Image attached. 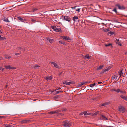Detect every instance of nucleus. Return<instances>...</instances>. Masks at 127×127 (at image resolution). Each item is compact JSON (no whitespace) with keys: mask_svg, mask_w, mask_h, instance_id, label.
I'll use <instances>...</instances> for the list:
<instances>
[{"mask_svg":"<svg viewBox=\"0 0 127 127\" xmlns=\"http://www.w3.org/2000/svg\"><path fill=\"white\" fill-rule=\"evenodd\" d=\"M35 20L33 19H32L31 20V21L32 22H34L35 21Z\"/></svg>","mask_w":127,"mask_h":127,"instance_id":"53","label":"nucleus"},{"mask_svg":"<svg viewBox=\"0 0 127 127\" xmlns=\"http://www.w3.org/2000/svg\"><path fill=\"white\" fill-rule=\"evenodd\" d=\"M123 71L124 70L122 69L119 72H118V75L120 76L119 77H120L121 76H123L125 74V73L123 72Z\"/></svg>","mask_w":127,"mask_h":127,"instance_id":"4","label":"nucleus"},{"mask_svg":"<svg viewBox=\"0 0 127 127\" xmlns=\"http://www.w3.org/2000/svg\"><path fill=\"white\" fill-rule=\"evenodd\" d=\"M100 120H108V119L103 115H101V117L100 118Z\"/></svg>","mask_w":127,"mask_h":127,"instance_id":"9","label":"nucleus"},{"mask_svg":"<svg viewBox=\"0 0 127 127\" xmlns=\"http://www.w3.org/2000/svg\"><path fill=\"white\" fill-rule=\"evenodd\" d=\"M80 8H78L77 9H76V10L77 11H78V12H79L80 11Z\"/></svg>","mask_w":127,"mask_h":127,"instance_id":"48","label":"nucleus"},{"mask_svg":"<svg viewBox=\"0 0 127 127\" xmlns=\"http://www.w3.org/2000/svg\"><path fill=\"white\" fill-rule=\"evenodd\" d=\"M84 115H88L90 114V113H88L87 112L84 111Z\"/></svg>","mask_w":127,"mask_h":127,"instance_id":"26","label":"nucleus"},{"mask_svg":"<svg viewBox=\"0 0 127 127\" xmlns=\"http://www.w3.org/2000/svg\"><path fill=\"white\" fill-rule=\"evenodd\" d=\"M117 77L118 76H116L115 75H114L112 77V80H113L115 79H117Z\"/></svg>","mask_w":127,"mask_h":127,"instance_id":"18","label":"nucleus"},{"mask_svg":"<svg viewBox=\"0 0 127 127\" xmlns=\"http://www.w3.org/2000/svg\"><path fill=\"white\" fill-rule=\"evenodd\" d=\"M52 29L54 31H56V30L57 29V27L56 26H53L51 27Z\"/></svg>","mask_w":127,"mask_h":127,"instance_id":"22","label":"nucleus"},{"mask_svg":"<svg viewBox=\"0 0 127 127\" xmlns=\"http://www.w3.org/2000/svg\"><path fill=\"white\" fill-rule=\"evenodd\" d=\"M61 29L57 27V29L56 30V32H61Z\"/></svg>","mask_w":127,"mask_h":127,"instance_id":"16","label":"nucleus"},{"mask_svg":"<svg viewBox=\"0 0 127 127\" xmlns=\"http://www.w3.org/2000/svg\"><path fill=\"white\" fill-rule=\"evenodd\" d=\"M118 110L121 112L124 113L125 111V108L123 106L120 105L118 107Z\"/></svg>","mask_w":127,"mask_h":127,"instance_id":"3","label":"nucleus"},{"mask_svg":"<svg viewBox=\"0 0 127 127\" xmlns=\"http://www.w3.org/2000/svg\"><path fill=\"white\" fill-rule=\"evenodd\" d=\"M8 86V85H6V87Z\"/></svg>","mask_w":127,"mask_h":127,"instance_id":"62","label":"nucleus"},{"mask_svg":"<svg viewBox=\"0 0 127 127\" xmlns=\"http://www.w3.org/2000/svg\"><path fill=\"white\" fill-rule=\"evenodd\" d=\"M84 112H82L80 114H79V115H83V114H84Z\"/></svg>","mask_w":127,"mask_h":127,"instance_id":"46","label":"nucleus"},{"mask_svg":"<svg viewBox=\"0 0 127 127\" xmlns=\"http://www.w3.org/2000/svg\"><path fill=\"white\" fill-rule=\"evenodd\" d=\"M113 11H114L116 13L117 12L116 8H114V9L113 10Z\"/></svg>","mask_w":127,"mask_h":127,"instance_id":"38","label":"nucleus"},{"mask_svg":"<svg viewBox=\"0 0 127 127\" xmlns=\"http://www.w3.org/2000/svg\"><path fill=\"white\" fill-rule=\"evenodd\" d=\"M120 92L122 94H126V92L125 91H123L120 90Z\"/></svg>","mask_w":127,"mask_h":127,"instance_id":"35","label":"nucleus"},{"mask_svg":"<svg viewBox=\"0 0 127 127\" xmlns=\"http://www.w3.org/2000/svg\"><path fill=\"white\" fill-rule=\"evenodd\" d=\"M117 43L120 46H121L122 45V44H121V43L119 42H117Z\"/></svg>","mask_w":127,"mask_h":127,"instance_id":"41","label":"nucleus"},{"mask_svg":"<svg viewBox=\"0 0 127 127\" xmlns=\"http://www.w3.org/2000/svg\"><path fill=\"white\" fill-rule=\"evenodd\" d=\"M102 82H98V83L99 84H101L102 83Z\"/></svg>","mask_w":127,"mask_h":127,"instance_id":"52","label":"nucleus"},{"mask_svg":"<svg viewBox=\"0 0 127 127\" xmlns=\"http://www.w3.org/2000/svg\"><path fill=\"white\" fill-rule=\"evenodd\" d=\"M93 84V85L94 87V86H95V85H96V84L95 83L93 84Z\"/></svg>","mask_w":127,"mask_h":127,"instance_id":"56","label":"nucleus"},{"mask_svg":"<svg viewBox=\"0 0 127 127\" xmlns=\"http://www.w3.org/2000/svg\"><path fill=\"white\" fill-rule=\"evenodd\" d=\"M115 32H112L111 31H110L108 33V34L109 35L110 34L111 35H112L114 34Z\"/></svg>","mask_w":127,"mask_h":127,"instance_id":"24","label":"nucleus"},{"mask_svg":"<svg viewBox=\"0 0 127 127\" xmlns=\"http://www.w3.org/2000/svg\"><path fill=\"white\" fill-rule=\"evenodd\" d=\"M113 91H115L116 92V90L115 89H114L112 90Z\"/></svg>","mask_w":127,"mask_h":127,"instance_id":"51","label":"nucleus"},{"mask_svg":"<svg viewBox=\"0 0 127 127\" xmlns=\"http://www.w3.org/2000/svg\"><path fill=\"white\" fill-rule=\"evenodd\" d=\"M56 113H57V111H52L50 112L49 113L50 114H54Z\"/></svg>","mask_w":127,"mask_h":127,"instance_id":"27","label":"nucleus"},{"mask_svg":"<svg viewBox=\"0 0 127 127\" xmlns=\"http://www.w3.org/2000/svg\"><path fill=\"white\" fill-rule=\"evenodd\" d=\"M61 89V88H59L58 90H59V89Z\"/></svg>","mask_w":127,"mask_h":127,"instance_id":"63","label":"nucleus"},{"mask_svg":"<svg viewBox=\"0 0 127 127\" xmlns=\"http://www.w3.org/2000/svg\"><path fill=\"white\" fill-rule=\"evenodd\" d=\"M2 32L1 30H0V34L2 33Z\"/></svg>","mask_w":127,"mask_h":127,"instance_id":"57","label":"nucleus"},{"mask_svg":"<svg viewBox=\"0 0 127 127\" xmlns=\"http://www.w3.org/2000/svg\"><path fill=\"white\" fill-rule=\"evenodd\" d=\"M45 79L47 80H49L52 79V77L51 76H47L45 78Z\"/></svg>","mask_w":127,"mask_h":127,"instance_id":"19","label":"nucleus"},{"mask_svg":"<svg viewBox=\"0 0 127 127\" xmlns=\"http://www.w3.org/2000/svg\"><path fill=\"white\" fill-rule=\"evenodd\" d=\"M89 86H90V87H93V86L92 84H91L89 85Z\"/></svg>","mask_w":127,"mask_h":127,"instance_id":"49","label":"nucleus"},{"mask_svg":"<svg viewBox=\"0 0 127 127\" xmlns=\"http://www.w3.org/2000/svg\"><path fill=\"white\" fill-rule=\"evenodd\" d=\"M28 122V121L26 120H23L21 122V123L22 124L27 123Z\"/></svg>","mask_w":127,"mask_h":127,"instance_id":"15","label":"nucleus"},{"mask_svg":"<svg viewBox=\"0 0 127 127\" xmlns=\"http://www.w3.org/2000/svg\"><path fill=\"white\" fill-rule=\"evenodd\" d=\"M18 19L22 22H24L26 21V20L24 18H21L20 17H18Z\"/></svg>","mask_w":127,"mask_h":127,"instance_id":"8","label":"nucleus"},{"mask_svg":"<svg viewBox=\"0 0 127 127\" xmlns=\"http://www.w3.org/2000/svg\"><path fill=\"white\" fill-rule=\"evenodd\" d=\"M85 83H90V82H85Z\"/></svg>","mask_w":127,"mask_h":127,"instance_id":"60","label":"nucleus"},{"mask_svg":"<svg viewBox=\"0 0 127 127\" xmlns=\"http://www.w3.org/2000/svg\"><path fill=\"white\" fill-rule=\"evenodd\" d=\"M2 69V70H3V69H2V67H0V70Z\"/></svg>","mask_w":127,"mask_h":127,"instance_id":"55","label":"nucleus"},{"mask_svg":"<svg viewBox=\"0 0 127 127\" xmlns=\"http://www.w3.org/2000/svg\"><path fill=\"white\" fill-rule=\"evenodd\" d=\"M61 19L63 21H67L69 22H71L70 18V17L67 16H64L62 15Z\"/></svg>","mask_w":127,"mask_h":127,"instance_id":"2","label":"nucleus"},{"mask_svg":"<svg viewBox=\"0 0 127 127\" xmlns=\"http://www.w3.org/2000/svg\"><path fill=\"white\" fill-rule=\"evenodd\" d=\"M4 21L7 22H9L10 21L8 20V19L6 18H4Z\"/></svg>","mask_w":127,"mask_h":127,"instance_id":"21","label":"nucleus"},{"mask_svg":"<svg viewBox=\"0 0 127 127\" xmlns=\"http://www.w3.org/2000/svg\"><path fill=\"white\" fill-rule=\"evenodd\" d=\"M63 92V91H59V92H60V93H62Z\"/></svg>","mask_w":127,"mask_h":127,"instance_id":"59","label":"nucleus"},{"mask_svg":"<svg viewBox=\"0 0 127 127\" xmlns=\"http://www.w3.org/2000/svg\"><path fill=\"white\" fill-rule=\"evenodd\" d=\"M66 110V109H64L63 110H64V111H65V110Z\"/></svg>","mask_w":127,"mask_h":127,"instance_id":"61","label":"nucleus"},{"mask_svg":"<svg viewBox=\"0 0 127 127\" xmlns=\"http://www.w3.org/2000/svg\"><path fill=\"white\" fill-rule=\"evenodd\" d=\"M62 38L63 39H64L65 40H71L69 37H68L67 36H62Z\"/></svg>","mask_w":127,"mask_h":127,"instance_id":"10","label":"nucleus"},{"mask_svg":"<svg viewBox=\"0 0 127 127\" xmlns=\"http://www.w3.org/2000/svg\"><path fill=\"white\" fill-rule=\"evenodd\" d=\"M78 17L77 16H74L73 18V20L75 22L76 21H77V20H78Z\"/></svg>","mask_w":127,"mask_h":127,"instance_id":"14","label":"nucleus"},{"mask_svg":"<svg viewBox=\"0 0 127 127\" xmlns=\"http://www.w3.org/2000/svg\"><path fill=\"white\" fill-rule=\"evenodd\" d=\"M76 6H75L74 7H71V8H72V9H74L76 8Z\"/></svg>","mask_w":127,"mask_h":127,"instance_id":"44","label":"nucleus"},{"mask_svg":"<svg viewBox=\"0 0 127 127\" xmlns=\"http://www.w3.org/2000/svg\"><path fill=\"white\" fill-rule=\"evenodd\" d=\"M5 67L6 68L9 69H14L13 67L12 66H11L9 65L8 66H5Z\"/></svg>","mask_w":127,"mask_h":127,"instance_id":"12","label":"nucleus"},{"mask_svg":"<svg viewBox=\"0 0 127 127\" xmlns=\"http://www.w3.org/2000/svg\"><path fill=\"white\" fill-rule=\"evenodd\" d=\"M4 126L5 127H12V125L7 124H5Z\"/></svg>","mask_w":127,"mask_h":127,"instance_id":"23","label":"nucleus"},{"mask_svg":"<svg viewBox=\"0 0 127 127\" xmlns=\"http://www.w3.org/2000/svg\"><path fill=\"white\" fill-rule=\"evenodd\" d=\"M111 67H109L108 68H106L105 69H104L105 71V72L106 71H108L110 68Z\"/></svg>","mask_w":127,"mask_h":127,"instance_id":"28","label":"nucleus"},{"mask_svg":"<svg viewBox=\"0 0 127 127\" xmlns=\"http://www.w3.org/2000/svg\"><path fill=\"white\" fill-rule=\"evenodd\" d=\"M105 45L106 47H107L111 45V44L110 43H109L108 44H105Z\"/></svg>","mask_w":127,"mask_h":127,"instance_id":"30","label":"nucleus"},{"mask_svg":"<svg viewBox=\"0 0 127 127\" xmlns=\"http://www.w3.org/2000/svg\"><path fill=\"white\" fill-rule=\"evenodd\" d=\"M98 113H99V111H97L95 113H94V114H93V116L96 115H97V114H98Z\"/></svg>","mask_w":127,"mask_h":127,"instance_id":"31","label":"nucleus"},{"mask_svg":"<svg viewBox=\"0 0 127 127\" xmlns=\"http://www.w3.org/2000/svg\"><path fill=\"white\" fill-rule=\"evenodd\" d=\"M60 114L61 115V116H63V115H64V114L62 113H60Z\"/></svg>","mask_w":127,"mask_h":127,"instance_id":"58","label":"nucleus"},{"mask_svg":"<svg viewBox=\"0 0 127 127\" xmlns=\"http://www.w3.org/2000/svg\"><path fill=\"white\" fill-rule=\"evenodd\" d=\"M6 38L5 37H1V35H0V39L1 40H3L4 39H5Z\"/></svg>","mask_w":127,"mask_h":127,"instance_id":"29","label":"nucleus"},{"mask_svg":"<svg viewBox=\"0 0 127 127\" xmlns=\"http://www.w3.org/2000/svg\"><path fill=\"white\" fill-rule=\"evenodd\" d=\"M37 10V9L36 8H34L33 9V12H34L36 10Z\"/></svg>","mask_w":127,"mask_h":127,"instance_id":"45","label":"nucleus"},{"mask_svg":"<svg viewBox=\"0 0 127 127\" xmlns=\"http://www.w3.org/2000/svg\"><path fill=\"white\" fill-rule=\"evenodd\" d=\"M120 97H121L123 99H124V97L125 96L123 95H120Z\"/></svg>","mask_w":127,"mask_h":127,"instance_id":"33","label":"nucleus"},{"mask_svg":"<svg viewBox=\"0 0 127 127\" xmlns=\"http://www.w3.org/2000/svg\"><path fill=\"white\" fill-rule=\"evenodd\" d=\"M20 54V53H16L15 54V55H19Z\"/></svg>","mask_w":127,"mask_h":127,"instance_id":"50","label":"nucleus"},{"mask_svg":"<svg viewBox=\"0 0 127 127\" xmlns=\"http://www.w3.org/2000/svg\"><path fill=\"white\" fill-rule=\"evenodd\" d=\"M50 63L51 64H53L54 66L56 68H60V67L56 63L53 62H51Z\"/></svg>","mask_w":127,"mask_h":127,"instance_id":"6","label":"nucleus"},{"mask_svg":"<svg viewBox=\"0 0 127 127\" xmlns=\"http://www.w3.org/2000/svg\"><path fill=\"white\" fill-rule=\"evenodd\" d=\"M103 67L102 65H101L99 67L97 68V70H100L101 69H102Z\"/></svg>","mask_w":127,"mask_h":127,"instance_id":"25","label":"nucleus"},{"mask_svg":"<svg viewBox=\"0 0 127 127\" xmlns=\"http://www.w3.org/2000/svg\"><path fill=\"white\" fill-rule=\"evenodd\" d=\"M85 83H83V82H81V83H80L79 85V86H81L84 84Z\"/></svg>","mask_w":127,"mask_h":127,"instance_id":"37","label":"nucleus"},{"mask_svg":"<svg viewBox=\"0 0 127 127\" xmlns=\"http://www.w3.org/2000/svg\"><path fill=\"white\" fill-rule=\"evenodd\" d=\"M55 93L56 94H59L60 93V92H59V91H57L55 92Z\"/></svg>","mask_w":127,"mask_h":127,"instance_id":"47","label":"nucleus"},{"mask_svg":"<svg viewBox=\"0 0 127 127\" xmlns=\"http://www.w3.org/2000/svg\"><path fill=\"white\" fill-rule=\"evenodd\" d=\"M59 42L60 43L63 44H65V42L64 41H60Z\"/></svg>","mask_w":127,"mask_h":127,"instance_id":"34","label":"nucleus"},{"mask_svg":"<svg viewBox=\"0 0 127 127\" xmlns=\"http://www.w3.org/2000/svg\"><path fill=\"white\" fill-rule=\"evenodd\" d=\"M4 56L5 57V59H9L11 57V56L9 55H5Z\"/></svg>","mask_w":127,"mask_h":127,"instance_id":"17","label":"nucleus"},{"mask_svg":"<svg viewBox=\"0 0 127 127\" xmlns=\"http://www.w3.org/2000/svg\"><path fill=\"white\" fill-rule=\"evenodd\" d=\"M120 89H118L116 90V92L117 93H119L120 92Z\"/></svg>","mask_w":127,"mask_h":127,"instance_id":"36","label":"nucleus"},{"mask_svg":"<svg viewBox=\"0 0 127 127\" xmlns=\"http://www.w3.org/2000/svg\"><path fill=\"white\" fill-rule=\"evenodd\" d=\"M96 98H95V97H93L92 98V100H94V99H96Z\"/></svg>","mask_w":127,"mask_h":127,"instance_id":"54","label":"nucleus"},{"mask_svg":"<svg viewBox=\"0 0 127 127\" xmlns=\"http://www.w3.org/2000/svg\"><path fill=\"white\" fill-rule=\"evenodd\" d=\"M83 58L85 59H89L91 57V56H90L88 54L84 55L83 56Z\"/></svg>","mask_w":127,"mask_h":127,"instance_id":"7","label":"nucleus"},{"mask_svg":"<svg viewBox=\"0 0 127 127\" xmlns=\"http://www.w3.org/2000/svg\"><path fill=\"white\" fill-rule=\"evenodd\" d=\"M18 49L20 50H23V49L22 48H21L20 47H19L18 48Z\"/></svg>","mask_w":127,"mask_h":127,"instance_id":"43","label":"nucleus"},{"mask_svg":"<svg viewBox=\"0 0 127 127\" xmlns=\"http://www.w3.org/2000/svg\"><path fill=\"white\" fill-rule=\"evenodd\" d=\"M109 104V103L108 102H105V103H103L101 104V106H104L107 105L108 104Z\"/></svg>","mask_w":127,"mask_h":127,"instance_id":"20","label":"nucleus"},{"mask_svg":"<svg viewBox=\"0 0 127 127\" xmlns=\"http://www.w3.org/2000/svg\"><path fill=\"white\" fill-rule=\"evenodd\" d=\"M39 67V66L38 65H35L34 66V68H36L37 67Z\"/></svg>","mask_w":127,"mask_h":127,"instance_id":"42","label":"nucleus"},{"mask_svg":"<svg viewBox=\"0 0 127 127\" xmlns=\"http://www.w3.org/2000/svg\"><path fill=\"white\" fill-rule=\"evenodd\" d=\"M104 31L106 32H107L109 31V30L108 29H106L105 30H104Z\"/></svg>","mask_w":127,"mask_h":127,"instance_id":"40","label":"nucleus"},{"mask_svg":"<svg viewBox=\"0 0 127 127\" xmlns=\"http://www.w3.org/2000/svg\"><path fill=\"white\" fill-rule=\"evenodd\" d=\"M47 39L49 41V42L50 43H52L54 42V40L53 39H52L49 37L47 38Z\"/></svg>","mask_w":127,"mask_h":127,"instance_id":"13","label":"nucleus"},{"mask_svg":"<svg viewBox=\"0 0 127 127\" xmlns=\"http://www.w3.org/2000/svg\"><path fill=\"white\" fill-rule=\"evenodd\" d=\"M116 6H117L118 8L120 9L123 10L125 9V7L123 5L121 6L119 4H118L116 5Z\"/></svg>","mask_w":127,"mask_h":127,"instance_id":"5","label":"nucleus"},{"mask_svg":"<svg viewBox=\"0 0 127 127\" xmlns=\"http://www.w3.org/2000/svg\"><path fill=\"white\" fill-rule=\"evenodd\" d=\"M105 72V71L104 70V69L103 70L101 71L100 72V74H103Z\"/></svg>","mask_w":127,"mask_h":127,"instance_id":"32","label":"nucleus"},{"mask_svg":"<svg viewBox=\"0 0 127 127\" xmlns=\"http://www.w3.org/2000/svg\"><path fill=\"white\" fill-rule=\"evenodd\" d=\"M72 83V82H67V81H64L63 82V84L66 85H70Z\"/></svg>","mask_w":127,"mask_h":127,"instance_id":"11","label":"nucleus"},{"mask_svg":"<svg viewBox=\"0 0 127 127\" xmlns=\"http://www.w3.org/2000/svg\"><path fill=\"white\" fill-rule=\"evenodd\" d=\"M124 99L127 101V96H125Z\"/></svg>","mask_w":127,"mask_h":127,"instance_id":"39","label":"nucleus"},{"mask_svg":"<svg viewBox=\"0 0 127 127\" xmlns=\"http://www.w3.org/2000/svg\"><path fill=\"white\" fill-rule=\"evenodd\" d=\"M72 125L71 122L66 120L63 122V126L64 127H68Z\"/></svg>","mask_w":127,"mask_h":127,"instance_id":"1","label":"nucleus"}]
</instances>
